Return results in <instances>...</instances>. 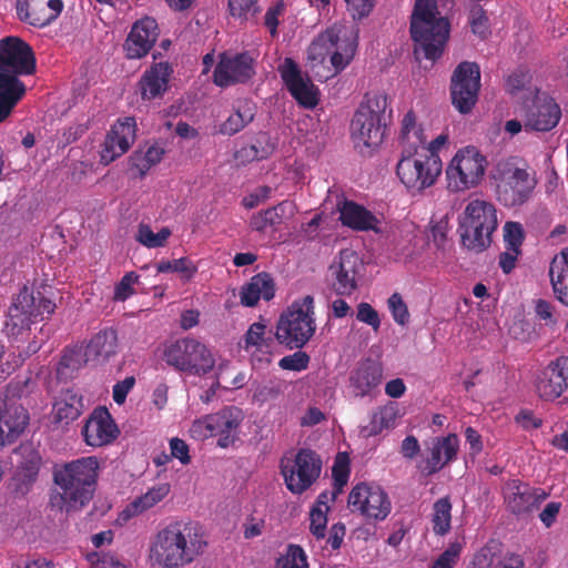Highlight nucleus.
<instances>
[{
  "mask_svg": "<svg viewBox=\"0 0 568 568\" xmlns=\"http://www.w3.org/2000/svg\"><path fill=\"white\" fill-rule=\"evenodd\" d=\"M207 546L200 524L172 521L156 532L150 547V558L162 568H183L202 556Z\"/></svg>",
  "mask_w": 568,
  "mask_h": 568,
  "instance_id": "obj_1",
  "label": "nucleus"
},
{
  "mask_svg": "<svg viewBox=\"0 0 568 568\" xmlns=\"http://www.w3.org/2000/svg\"><path fill=\"white\" fill-rule=\"evenodd\" d=\"M34 71L36 57L26 41L12 36L0 40V123L26 94V85L18 75H30Z\"/></svg>",
  "mask_w": 568,
  "mask_h": 568,
  "instance_id": "obj_2",
  "label": "nucleus"
},
{
  "mask_svg": "<svg viewBox=\"0 0 568 568\" xmlns=\"http://www.w3.org/2000/svg\"><path fill=\"white\" fill-rule=\"evenodd\" d=\"M100 463L95 456L81 457L53 470V480L62 490L67 511L89 504L97 488Z\"/></svg>",
  "mask_w": 568,
  "mask_h": 568,
  "instance_id": "obj_3",
  "label": "nucleus"
},
{
  "mask_svg": "<svg viewBox=\"0 0 568 568\" xmlns=\"http://www.w3.org/2000/svg\"><path fill=\"white\" fill-rule=\"evenodd\" d=\"M449 21L439 16L436 0H416L410 17V37L415 52L428 60L438 59L449 38Z\"/></svg>",
  "mask_w": 568,
  "mask_h": 568,
  "instance_id": "obj_4",
  "label": "nucleus"
},
{
  "mask_svg": "<svg viewBox=\"0 0 568 568\" xmlns=\"http://www.w3.org/2000/svg\"><path fill=\"white\" fill-rule=\"evenodd\" d=\"M392 109H388L387 95L384 93L367 94L353 115L351 136L356 148H377L382 144Z\"/></svg>",
  "mask_w": 568,
  "mask_h": 568,
  "instance_id": "obj_5",
  "label": "nucleus"
},
{
  "mask_svg": "<svg viewBox=\"0 0 568 568\" xmlns=\"http://www.w3.org/2000/svg\"><path fill=\"white\" fill-rule=\"evenodd\" d=\"M496 200L505 207H518L527 203L537 185L527 165H519L517 158L500 160L494 170Z\"/></svg>",
  "mask_w": 568,
  "mask_h": 568,
  "instance_id": "obj_6",
  "label": "nucleus"
},
{
  "mask_svg": "<svg viewBox=\"0 0 568 568\" xmlns=\"http://www.w3.org/2000/svg\"><path fill=\"white\" fill-rule=\"evenodd\" d=\"M497 226L495 205L485 200H471L459 221L458 232L462 244L468 250L481 252L491 244V235Z\"/></svg>",
  "mask_w": 568,
  "mask_h": 568,
  "instance_id": "obj_7",
  "label": "nucleus"
},
{
  "mask_svg": "<svg viewBox=\"0 0 568 568\" xmlns=\"http://www.w3.org/2000/svg\"><path fill=\"white\" fill-rule=\"evenodd\" d=\"M316 331L314 298L306 295L292 303L277 322L275 337L288 348H302Z\"/></svg>",
  "mask_w": 568,
  "mask_h": 568,
  "instance_id": "obj_8",
  "label": "nucleus"
},
{
  "mask_svg": "<svg viewBox=\"0 0 568 568\" xmlns=\"http://www.w3.org/2000/svg\"><path fill=\"white\" fill-rule=\"evenodd\" d=\"M163 359L176 371L194 376H204L215 367V357L211 349L193 337L179 338L168 345Z\"/></svg>",
  "mask_w": 568,
  "mask_h": 568,
  "instance_id": "obj_9",
  "label": "nucleus"
},
{
  "mask_svg": "<svg viewBox=\"0 0 568 568\" xmlns=\"http://www.w3.org/2000/svg\"><path fill=\"white\" fill-rule=\"evenodd\" d=\"M487 166V158L476 146L459 149L446 168L447 189L450 192H464L478 186Z\"/></svg>",
  "mask_w": 568,
  "mask_h": 568,
  "instance_id": "obj_10",
  "label": "nucleus"
},
{
  "mask_svg": "<svg viewBox=\"0 0 568 568\" xmlns=\"http://www.w3.org/2000/svg\"><path fill=\"white\" fill-rule=\"evenodd\" d=\"M443 170L439 155L417 152H402L396 165L400 182L412 192H422L433 186Z\"/></svg>",
  "mask_w": 568,
  "mask_h": 568,
  "instance_id": "obj_11",
  "label": "nucleus"
},
{
  "mask_svg": "<svg viewBox=\"0 0 568 568\" xmlns=\"http://www.w3.org/2000/svg\"><path fill=\"white\" fill-rule=\"evenodd\" d=\"M356 38L354 31L342 26H333L312 42L310 52L313 59L318 55L322 61L326 54H331V63L337 73L344 70L353 59L357 47Z\"/></svg>",
  "mask_w": 568,
  "mask_h": 568,
  "instance_id": "obj_12",
  "label": "nucleus"
},
{
  "mask_svg": "<svg viewBox=\"0 0 568 568\" xmlns=\"http://www.w3.org/2000/svg\"><path fill=\"white\" fill-rule=\"evenodd\" d=\"M281 471L287 489L301 495L320 478L322 459L315 452L302 448L294 459L282 463Z\"/></svg>",
  "mask_w": 568,
  "mask_h": 568,
  "instance_id": "obj_13",
  "label": "nucleus"
},
{
  "mask_svg": "<svg viewBox=\"0 0 568 568\" xmlns=\"http://www.w3.org/2000/svg\"><path fill=\"white\" fill-rule=\"evenodd\" d=\"M480 89V70L476 62L464 61L454 70L450 81L453 105L463 114L475 106Z\"/></svg>",
  "mask_w": 568,
  "mask_h": 568,
  "instance_id": "obj_14",
  "label": "nucleus"
},
{
  "mask_svg": "<svg viewBox=\"0 0 568 568\" xmlns=\"http://www.w3.org/2000/svg\"><path fill=\"white\" fill-rule=\"evenodd\" d=\"M348 507L367 520H384L392 510L388 495L379 486L359 483L348 495Z\"/></svg>",
  "mask_w": 568,
  "mask_h": 568,
  "instance_id": "obj_15",
  "label": "nucleus"
},
{
  "mask_svg": "<svg viewBox=\"0 0 568 568\" xmlns=\"http://www.w3.org/2000/svg\"><path fill=\"white\" fill-rule=\"evenodd\" d=\"M255 63L256 59L251 52H223L213 72V81L221 88L245 83L255 75Z\"/></svg>",
  "mask_w": 568,
  "mask_h": 568,
  "instance_id": "obj_16",
  "label": "nucleus"
},
{
  "mask_svg": "<svg viewBox=\"0 0 568 568\" xmlns=\"http://www.w3.org/2000/svg\"><path fill=\"white\" fill-rule=\"evenodd\" d=\"M362 270L363 261L358 254L349 248L342 250L338 257L329 266L333 291L342 296L352 295L358 288Z\"/></svg>",
  "mask_w": 568,
  "mask_h": 568,
  "instance_id": "obj_17",
  "label": "nucleus"
},
{
  "mask_svg": "<svg viewBox=\"0 0 568 568\" xmlns=\"http://www.w3.org/2000/svg\"><path fill=\"white\" fill-rule=\"evenodd\" d=\"M458 448L459 439L456 434L434 437L427 443L417 468L425 476L434 475L456 459Z\"/></svg>",
  "mask_w": 568,
  "mask_h": 568,
  "instance_id": "obj_18",
  "label": "nucleus"
},
{
  "mask_svg": "<svg viewBox=\"0 0 568 568\" xmlns=\"http://www.w3.org/2000/svg\"><path fill=\"white\" fill-rule=\"evenodd\" d=\"M506 508L516 516L532 513L547 498L541 488L530 487L519 479H509L503 487Z\"/></svg>",
  "mask_w": 568,
  "mask_h": 568,
  "instance_id": "obj_19",
  "label": "nucleus"
},
{
  "mask_svg": "<svg viewBox=\"0 0 568 568\" xmlns=\"http://www.w3.org/2000/svg\"><path fill=\"white\" fill-rule=\"evenodd\" d=\"M135 132L136 121L133 116L118 120L104 139L100 162L108 165L126 153L135 141Z\"/></svg>",
  "mask_w": 568,
  "mask_h": 568,
  "instance_id": "obj_20",
  "label": "nucleus"
},
{
  "mask_svg": "<svg viewBox=\"0 0 568 568\" xmlns=\"http://www.w3.org/2000/svg\"><path fill=\"white\" fill-rule=\"evenodd\" d=\"M278 71L291 95L306 109H313L318 103V90L310 78H303L297 63L292 58H285Z\"/></svg>",
  "mask_w": 568,
  "mask_h": 568,
  "instance_id": "obj_21",
  "label": "nucleus"
},
{
  "mask_svg": "<svg viewBox=\"0 0 568 568\" xmlns=\"http://www.w3.org/2000/svg\"><path fill=\"white\" fill-rule=\"evenodd\" d=\"M64 8L62 0H16L18 19L34 28H44L54 22Z\"/></svg>",
  "mask_w": 568,
  "mask_h": 568,
  "instance_id": "obj_22",
  "label": "nucleus"
},
{
  "mask_svg": "<svg viewBox=\"0 0 568 568\" xmlns=\"http://www.w3.org/2000/svg\"><path fill=\"white\" fill-rule=\"evenodd\" d=\"M81 433L87 445L102 447L113 443L120 430L110 412L105 407H98L87 419Z\"/></svg>",
  "mask_w": 568,
  "mask_h": 568,
  "instance_id": "obj_23",
  "label": "nucleus"
},
{
  "mask_svg": "<svg viewBox=\"0 0 568 568\" xmlns=\"http://www.w3.org/2000/svg\"><path fill=\"white\" fill-rule=\"evenodd\" d=\"M561 118V110L558 103L548 94H537L531 105L525 113V129L547 132L552 130Z\"/></svg>",
  "mask_w": 568,
  "mask_h": 568,
  "instance_id": "obj_24",
  "label": "nucleus"
},
{
  "mask_svg": "<svg viewBox=\"0 0 568 568\" xmlns=\"http://www.w3.org/2000/svg\"><path fill=\"white\" fill-rule=\"evenodd\" d=\"M568 388V356L552 361L538 376L536 390L542 400L552 402Z\"/></svg>",
  "mask_w": 568,
  "mask_h": 568,
  "instance_id": "obj_25",
  "label": "nucleus"
},
{
  "mask_svg": "<svg viewBox=\"0 0 568 568\" xmlns=\"http://www.w3.org/2000/svg\"><path fill=\"white\" fill-rule=\"evenodd\" d=\"M159 37V27L155 19L145 17L136 21L125 42L124 50L129 59L145 57L154 45Z\"/></svg>",
  "mask_w": 568,
  "mask_h": 568,
  "instance_id": "obj_26",
  "label": "nucleus"
},
{
  "mask_svg": "<svg viewBox=\"0 0 568 568\" xmlns=\"http://www.w3.org/2000/svg\"><path fill=\"white\" fill-rule=\"evenodd\" d=\"M29 423L28 412L0 398V449L13 444Z\"/></svg>",
  "mask_w": 568,
  "mask_h": 568,
  "instance_id": "obj_27",
  "label": "nucleus"
},
{
  "mask_svg": "<svg viewBox=\"0 0 568 568\" xmlns=\"http://www.w3.org/2000/svg\"><path fill=\"white\" fill-rule=\"evenodd\" d=\"M34 297L29 294L24 287L8 311V318L6 321V332L8 336L18 337L26 329L30 328V324L37 321L33 310Z\"/></svg>",
  "mask_w": 568,
  "mask_h": 568,
  "instance_id": "obj_28",
  "label": "nucleus"
},
{
  "mask_svg": "<svg viewBox=\"0 0 568 568\" xmlns=\"http://www.w3.org/2000/svg\"><path fill=\"white\" fill-rule=\"evenodd\" d=\"M383 376L382 366L375 361L367 358L352 371L349 385L355 396L364 397L379 386Z\"/></svg>",
  "mask_w": 568,
  "mask_h": 568,
  "instance_id": "obj_29",
  "label": "nucleus"
},
{
  "mask_svg": "<svg viewBox=\"0 0 568 568\" xmlns=\"http://www.w3.org/2000/svg\"><path fill=\"white\" fill-rule=\"evenodd\" d=\"M173 70L168 62H159L148 69L140 82V91L143 100H153L162 97L169 88V80Z\"/></svg>",
  "mask_w": 568,
  "mask_h": 568,
  "instance_id": "obj_30",
  "label": "nucleus"
},
{
  "mask_svg": "<svg viewBox=\"0 0 568 568\" xmlns=\"http://www.w3.org/2000/svg\"><path fill=\"white\" fill-rule=\"evenodd\" d=\"M170 493L169 484H161L150 488L144 495L129 503L118 515L115 523L120 526L126 525L132 518L141 515L163 500Z\"/></svg>",
  "mask_w": 568,
  "mask_h": 568,
  "instance_id": "obj_31",
  "label": "nucleus"
},
{
  "mask_svg": "<svg viewBox=\"0 0 568 568\" xmlns=\"http://www.w3.org/2000/svg\"><path fill=\"white\" fill-rule=\"evenodd\" d=\"M339 221L344 226L355 231L376 230L378 220L364 206L348 200L338 204Z\"/></svg>",
  "mask_w": 568,
  "mask_h": 568,
  "instance_id": "obj_32",
  "label": "nucleus"
},
{
  "mask_svg": "<svg viewBox=\"0 0 568 568\" xmlns=\"http://www.w3.org/2000/svg\"><path fill=\"white\" fill-rule=\"evenodd\" d=\"M274 295L275 283L272 276L266 272H261L252 276L250 282L242 287L241 303L244 306L252 307L257 304L260 298L271 301Z\"/></svg>",
  "mask_w": 568,
  "mask_h": 568,
  "instance_id": "obj_33",
  "label": "nucleus"
},
{
  "mask_svg": "<svg viewBox=\"0 0 568 568\" xmlns=\"http://www.w3.org/2000/svg\"><path fill=\"white\" fill-rule=\"evenodd\" d=\"M118 352V335L114 329L97 333L84 348L85 362H105Z\"/></svg>",
  "mask_w": 568,
  "mask_h": 568,
  "instance_id": "obj_34",
  "label": "nucleus"
},
{
  "mask_svg": "<svg viewBox=\"0 0 568 568\" xmlns=\"http://www.w3.org/2000/svg\"><path fill=\"white\" fill-rule=\"evenodd\" d=\"M549 277L556 298L568 306V248L552 258Z\"/></svg>",
  "mask_w": 568,
  "mask_h": 568,
  "instance_id": "obj_35",
  "label": "nucleus"
},
{
  "mask_svg": "<svg viewBox=\"0 0 568 568\" xmlns=\"http://www.w3.org/2000/svg\"><path fill=\"white\" fill-rule=\"evenodd\" d=\"M399 140L404 146L402 152H417L427 142L424 129L417 122V116L413 110H409L403 116Z\"/></svg>",
  "mask_w": 568,
  "mask_h": 568,
  "instance_id": "obj_36",
  "label": "nucleus"
},
{
  "mask_svg": "<svg viewBox=\"0 0 568 568\" xmlns=\"http://www.w3.org/2000/svg\"><path fill=\"white\" fill-rule=\"evenodd\" d=\"M164 153V149L159 143H146L130 155V170L136 171L135 176L143 178L152 166L161 162Z\"/></svg>",
  "mask_w": 568,
  "mask_h": 568,
  "instance_id": "obj_37",
  "label": "nucleus"
},
{
  "mask_svg": "<svg viewBox=\"0 0 568 568\" xmlns=\"http://www.w3.org/2000/svg\"><path fill=\"white\" fill-rule=\"evenodd\" d=\"M239 410L233 407H226L219 413L213 414L219 420L214 423L215 436H219L217 446L226 448L235 440V430L240 426Z\"/></svg>",
  "mask_w": 568,
  "mask_h": 568,
  "instance_id": "obj_38",
  "label": "nucleus"
},
{
  "mask_svg": "<svg viewBox=\"0 0 568 568\" xmlns=\"http://www.w3.org/2000/svg\"><path fill=\"white\" fill-rule=\"evenodd\" d=\"M14 453L20 457L17 469L22 481H36L42 464L40 453L31 444H21Z\"/></svg>",
  "mask_w": 568,
  "mask_h": 568,
  "instance_id": "obj_39",
  "label": "nucleus"
},
{
  "mask_svg": "<svg viewBox=\"0 0 568 568\" xmlns=\"http://www.w3.org/2000/svg\"><path fill=\"white\" fill-rule=\"evenodd\" d=\"M398 417V405L390 402L373 413L369 424L362 432L366 437L376 436L384 429L393 428Z\"/></svg>",
  "mask_w": 568,
  "mask_h": 568,
  "instance_id": "obj_40",
  "label": "nucleus"
},
{
  "mask_svg": "<svg viewBox=\"0 0 568 568\" xmlns=\"http://www.w3.org/2000/svg\"><path fill=\"white\" fill-rule=\"evenodd\" d=\"M55 420L69 425L82 414V397L68 390L53 406Z\"/></svg>",
  "mask_w": 568,
  "mask_h": 568,
  "instance_id": "obj_41",
  "label": "nucleus"
},
{
  "mask_svg": "<svg viewBox=\"0 0 568 568\" xmlns=\"http://www.w3.org/2000/svg\"><path fill=\"white\" fill-rule=\"evenodd\" d=\"M452 501L448 496L437 499L433 505L432 527L436 536H445L452 528Z\"/></svg>",
  "mask_w": 568,
  "mask_h": 568,
  "instance_id": "obj_42",
  "label": "nucleus"
},
{
  "mask_svg": "<svg viewBox=\"0 0 568 568\" xmlns=\"http://www.w3.org/2000/svg\"><path fill=\"white\" fill-rule=\"evenodd\" d=\"M254 119V109L248 103L240 105L220 126L224 135H234Z\"/></svg>",
  "mask_w": 568,
  "mask_h": 568,
  "instance_id": "obj_43",
  "label": "nucleus"
},
{
  "mask_svg": "<svg viewBox=\"0 0 568 568\" xmlns=\"http://www.w3.org/2000/svg\"><path fill=\"white\" fill-rule=\"evenodd\" d=\"M285 203H278L263 210L251 217L250 226L253 231L264 233L268 227H275L282 223Z\"/></svg>",
  "mask_w": 568,
  "mask_h": 568,
  "instance_id": "obj_44",
  "label": "nucleus"
},
{
  "mask_svg": "<svg viewBox=\"0 0 568 568\" xmlns=\"http://www.w3.org/2000/svg\"><path fill=\"white\" fill-rule=\"evenodd\" d=\"M265 331L266 325L260 322L253 323L248 327L244 336L245 349H248L250 347H255L257 351L262 353L270 354L273 344V338L271 336L266 337Z\"/></svg>",
  "mask_w": 568,
  "mask_h": 568,
  "instance_id": "obj_45",
  "label": "nucleus"
},
{
  "mask_svg": "<svg viewBox=\"0 0 568 568\" xmlns=\"http://www.w3.org/2000/svg\"><path fill=\"white\" fill-rule=\"evenodd\" d=\"M171 235L169 227H162L154 233L146 224L141 223L138 227L135 240L149 248L163 247Z\"/></svg>",
  "mask_w": 568,
  "mask_h": 568,
  "instance_id": "obj_46",
  "label": "nucleus"
},
{
  "mask_svg": "<svg viewBox=\"0 0 568 568\" xmlns=\"http://www.w3.org/2000/svg\"><path fill=\"white\" fill-rule=\"evenodd\" d=\"M158 273H180L186 281L191 280L197 272V266L187 257L169 261L162 260L156 264Z\"/></svg>",
  "mask_w": 568,
  "mask_h": 568,
  "instance_id": "obj_47",
  "label": "nucleus"
},
{
  "mask_svg": "<svg viewBox=\"0 0 568 568\" xmlns=\"http://www.w3.org/2000/svg\"><path fill=\"white\" fill-rule=\"evenodd\" d=\"M349 458L346 453H338L335 457L334 465L332 467V475L334 485L337 491L347 484L349 478Z\"/></svg>",
  "mask_w": 568,
  "mask_h": 568,
  "instance_id": "obj_48",
  "label": "nucleus"
},
{
  "mask_svg": "<svg viewBox=\"0 0 568 568\" xmlns=\"http://www.w3.org/2000/svg\"><path fill=\"white\" fill-rule=\"evenodd\" d=\"M277 568H308L307 557L301 546L290 545L287 554L278 559Z\"/></svg>",
  "mask_w": 568,
  "mask_h": 568,
  "instance_id": "obj_49",
  "label": "nucleus"
},
{
  "mask_svg": "<svg viewBox=\"0 0 568 568\" xmlns=\"http://www.w3.org/2000/svg\"><path fill=\"white\" fill-rule=\"evenodd\" d=\"M219 420L213 414L206 415L203 418L196 419L190 427L191 437L196 440H204L215 436L214 423Z\"/></svg>",
  "mask_w": 568,
  "mask_h": 568,
  "instance_id": "obj_50",
  "label": "nucleus"
},
{
  "mask_svg": "<svg viewBox=\"0 0 568 568\" xmlns=\"http://www.w3.org/2000/svg\"><path fill=\"white\" fill-rule=\"evenodd\" d=\"M531 82V74L528 70L519 68L508 75L506 89L510 94L528 90Z\"/></svg>",
  "mask_w": 568,
  "mask_h": 568,
  "instance_id": "obj_51",
  "label": "nucleus"
},
{
  "mask_svg": "<svg viewBox=\"0 0 568 568\" xmlns=\"http://www.w3.org/2000/svg\"><path fill=\"white\" fill-rule=\"evenodd\" d=\"M524 229L518 222H506L504 225L505 248L520 250L524 242Z\"/></svg>",
  "mask_w": 568,
  "mask_h": 568,
  "instance_id": "obj_52",
  "label": "nucleus"
},
{
  "mask_svg": "<svg viewBox=\"0 0 568 568\" xmlns=\"http://www.w3.org/2000/svg\"><path fill=\"white\" fill-rule=\"evenodd\" d=\"M388 308L393 320L400 326H405L409 322V312L406 303L399 293H394L388 298Z\"/></svg>",
  "mask_w": 568,
  "mask_h": 568,
  "instance_id": "obj_53",
  "label": "nucleus"
},
{
  "mask_svg": "<svg viewBox=\"0 0 568 568\" xmlns=\"http://www.w3.org/2000/svg\"><path fill=\"white\" fill-rule=\"evenodd\" d=\"M463 546L460 542H452L434 561L430 568H454L459 560Z\"/></svg>",
  "mask_w": 568,
  "mask_h": 568,
  "instance_id": "obj_54",
  "label": "nucleus"
},
{
  "mask_svg": "<svg viewBox=\"0 0 568 568\" xmlns=\"http://www.w3.org/2000/svg\"><path fill=\"white\" fill-rule=\"evenodd\" d=\"M356 320L378 332L381 327V317L378 312L367 302H361L357 305Z\"/></svg>",
  "mask_w": 568,
  "mask_h": 568,
  "instance_id": "obj_55",
  "label": "nucleus"
},
{
  "mask_svg": "<svg viewBox=\"0 0 568 568\" xmlns=\"http://www.w3.org/2000/svg\"><path fill=\"white\" fill-rule=\"evenodd\" d=\"M308 363V354L303 351H297L292 355L282 357L278 362V366L285 371L301 372L307 368Z\"/></svg>",
  "mask_w": 568,
  "mask_h": 568,
  "instance_id": "obj_56",
  "label": "nucleus"
},
{
  "mask_svg": "<svg viewBox=\"0 0 568 568\" xmlns=\"http://www.w3.org/2000/svg\"><path fill=\"white\" fill-rule=\"evenodd\" d=\"M469 24L471 31L479 38L485 39L489 34L488 17L481 7L470 11Z\"/></svg>",
  "mask_w": 568,
  "mask_h": 568,
  "instance_id": "obj_57",
  "label": "nucleus"
},
{
  "mask_svg": "<svg viewBox=\"0 0 568 568\" xmlns=\"http://www.w3.org/2000/svg\"><path fill=\"white\" fill-rule=\"evenodd\" d=\"M326 510L321 507H313L310 514V530L313 536L321 539L325 536L327 517Z\"/></svg>",
  "mask_w": 568,
  "mask_h": 568,
  "instance_id": "obj_58",
  "label": "nucleus"
},
{
  "mask_svg": "<svg viewBox=\"0 0 568 568\" xmlns=\"http://www.w3.org/2000/svg\"><path fill=\"white\" fill-rule=\"evenodd\" d=\"M139 276L134 272L126 273L121 281L115 285L114 288V300L115 301H125L133 293V284L136 283Z\"/></svg>",
  "mask_w": 568,
  "mask_h": 568,
  "instance_id": "obj_59",
  "label": "nucleus"
},
{
  "mask_svg": "<svg viewBox=\"0 0 568 568\" xmlns=\"http://www.w3.org/2000/svg\"><path fill=\"white\" fill-rule=\"evenodd\" d=\"M85 362L84 352L82 353L81 348H65L61 359H60V367L62 368H70V369H78L80 368Z\"/></svg>",
  "mask_w": 568,
  "mask_h": 568,
  "instance_id": "obj_60",
  "label": "nucleus"
},
{
  "mask_svg": "<svg viewBox=\"0 0 568 568\" xmlns=\"http://www.w3.org/2000/svg\"><path fill=\"white\" fill-rule=\"evenodd\" d=\"M257 0H229V9L233 17L246 18L248 13H256Z\"/></svg>",
  "mask_w": 568,
  "mask_h": 568,
  "instance_id": "obj_61",
  "label": "nucleus"
},
{
  "mask_svg": "<svg viewBox=\"0 0 568 568\" xmlns=\"http://www.w3.org/2000/svg\"><path fill=\"white\" fill-rule=\"evenodd\" d=\"M171 458H176L182 465H189L191 463L189 445L179 437L170 439Z\"/></svg>",
  "mask_w": 568,
  "mask_h": 568,
  "instance_id": "obj_62",
  "label": "nucleus"
},
{
  "mask_svg": "<svg viewBox=\"0 0 568 568\" xmlns=\"http://www.w3.org/2000/svg\"><path fill=\"white\" fill-rule=\"evenodd\" d=\"M353 19L367 17L375 6V0H345Z\"/></svg>",
  "mask_w": 568,
  "mask_h": 568,
  "instance_id": "obj_63",
  "label": "nucleus"
},
{
  "mask_svg": "<svg viewBox=\"0 0 568 568\" xmlns=\"http://www.w3.org/2000/svg\"><path fill=\"white\" fill-rule=\"evenodd\" d=\"M284 11L283 1H278L270 7L264 17V24L270 30L272 37L277 34L278 17Z\"/></svg>",
  "mask_w": 568,
  "mask_h": 568,
  "instance_id": "obj_64",
  "label": "nucleus"
}]
</instances>
